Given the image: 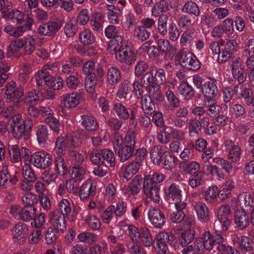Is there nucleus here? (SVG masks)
Returning <instances> with one entry per match:
<instances>
[{"mask_svg": "<svg viewBox=\"0 0 254 254\" xmlns=\"http://www.w3.org/2000/svg\"><path fill=\"white\" fill-rule=\"evenodd\" d=\"M108 50L114 54L117 60L121 63L131 65L136 61L135 54L122 37H117L115 39L111 40L109 43Z\"/></svg>", "mask_w": 254, "mask_h": 254, "instance_id": "nucleus-1", "label": "nucleus"}, {"mask_svg": "<svg viewBox=\"0 0 254 254\" xmlns=\"http://www.w3.org/2000/svg\"><path fill=\"white\" fill-rule=\"evenodd\" d=\"M32 126V120L28 117L23 120L21 114L13 116L10 124L13 136L18 140L22 138L27 140Z\"/></svg>", "mask_w": 254, "mask_h": 254, "instance_id": "nucleus-2", "label": "nucleus"}, {"mask_svg": "<svg viewBox=\"0 0 254 254\" xmlns=\"http://www.w3.org/2000/svg\"><path fill=\"white\" fill-rule=\"evenodd\" d=\"M5 89L4 98L6 101L11 103L14 108L21 106L24 95L23 87L21 85L17 86L15 82L11 81L6 84Z\"/></svg>", "mask_w": 254, "mask_h": 254, "instance_id": "nucleus-3", "label": "nucleus"}, {"mask_svg": "<svg viewBox=\"0 0 254 254\" xmlns=\"http://www.w3.org/2000/svg\"><path fill=\"white\" fill-rule=\"evenodd\" d=\"M176 59L182 67L188 70L196 71L200 68V62L191 53L180 51L178 53Z\"/></svg>", "mask_w": 254, "mask_h": 254, "instance_id": "nucleus-4", "label": "nucleus"}, {"mask_svg": "<svg viewBox=\"0 0 254 254\" xmlns=\"http://www.w3.org/2000/svg\"><path fill=\"white\" fill-rule=\"evenodd\" d=\"M63 24V20L60 18L49 21L39 26V33L45 36H53L62 27Z\"/></svg>", "mask_w": 254, "mask_h": 254, "instance_id": "nucleus-5", "label": "nucleus"}, {"mask_svg": "<svg viewBox=\"0 0 254 254\" xmlns=\"http://www.w3.org/2000/svg\"><path fill=\"white\" fill-rule=\"evenodd\" d=\"M30 162L36 168L45 169L52 164V159L49 153L38 151L31 155Z\"/></svg>", "mask_w": 254, "mask_h": 254, "instance_id": "nucleus-6", "label": "nucleus"}, {"mask_svg": "<svg viewBox=\"0 0 254 254\" xmlns=\"http://www.w3.org/2000/svg\"><path fill=\"white\" fill-rule=\"evenodd\" d=\"M65 217L58 210H55L49 213V221L52 223V227L57 233L63 234L66 230Z\"/></svg>", "mask_w": 254, "mask_h": 254, "instance_id": "nucleus-7", "label": "nucleus"}, {"mask_svg": "<svg viewBox=\"0 0 254 254\" xmlns=\"http://www.w3.org/2000/svg\"><path fill=\"white\" fill-rule=\"evenodd\" d=\"M166 193L167 199L172 200L178 207H184L185 204H187L186 200L183 199L182 190L179 185L175 183L171 184Z\"/></svg>", "mask_w": 254, "mask_h": 254, "instance_id": "nucleus-8", "label": "nucleus"}, {"mask_svg": "<svg viewBox=\"0 0 254 254\" xmlns=\"http://www.w3.org/2000/svg\"><path fill=\"white\" fill-rule=\"evenodd\" d=\"M225 149L228 152L227 158L232 163H237L240 161L242 150L238 143L231 139L224 142Z\"/></svg>", "mask_w": 254, "mask_h": 254, "instance_id": "nucleus-9", "label": "nucleus"}, {"mask_svg": "<svg viewBox=\"0 0 254 254\" xmlns=\"http://www.w3.org/2000/svg\"><path fill=\"white\" fill-rule=\"evenodd\" d=\"M231 66L233 77L239 83H244L247 78V72L243 61L240 58H236L233 60Z\"/></svg>", "mask_w": 254, "mask_h": 254, "instance_id": "nucleus-10", "label": "nucleus"}, {"mask_svg": "<svg viewBox=\"0 0 254 254\" xmlns=\"http://www.w3.org/2000/svg\"><path fill=\"white\" fill-rule=\"evenodd\" d=\"M113 110L120 119L133 121L136 118V109L127 108L121 103L114 104Z\"/></svg>", "mask_w": 254, "mask_h": 254, "instance_id": "nucleus-11", "label": "nucleus"}, {"mask_svg": "<svg viewBox=\"0 0 254 254\" xmlns=\"http://www.w3.org/2000/svg\"><path fill=\"white\" fill-rule=\"evenodd\" d=\"M215 247L220 252H226L228 254H240L236 249L227 245L223 236L219 234L212 235Z\"/></svg>", "mask_w": 254, "mask_h": 254, "instance_id": "nucleus-12", "label": "nucleus"}, {"mask_svg": "<svg viewBox=\"0 0 254 254\" xmlns=\"http://www.w3.org/2000/svg\"><path fill=\"white\" fill-rule=\"evenodd\" d=\"M12 234L14 243L15 244L24 243L28 234L27 226L22 222L17 223L13 228Z\"/></svg>", "mask_w": 254, "mask_h": 254, "instance_id": "nucleus-13", "label": "nucleus"}, {"mask_svg": "<svg viewBox=\"0 0 254 254\" xmlns=\"http://www.w3.org/2000/svg\"><path fill=\"white\" fill-rule=\"evenodd\" d=\"M148 215L151 224L156 228H162L166 223V219L164 214L158 209L150 208Z\"/></svg>", "mask_w": 254, "mask_h": 254, "instance_id": "nucleus-14", "label": "nucleus"}, {"mask_svg": "<svg viewBox=\"0 0 254 254\" xmlns=\"http://www.w3.org/2000/svg\"><path fill=\"white\" fill-rule=\"evenodd\" d=\"M142 191L146 196L154 202L159 203L160 200V187L159 185H154L143 182Z\"/></svg>", "mask_w": 254, "mask_h": 254, "instance_id": "nucleus-15", "label": "nucleus"}, {"mask_svg": "<svg viewBox=\"0 0 254 254\" xmlns=\"http://www.w3.org/2000/svg\"><path fill=\"white\" fill-rule=\"evenodd\" d=\"M96 187L90 180H86L82 185L79 190V197L81 200L92 198L96 194Z\"/></svg>", "mask_w": 254, "mask_h": 254, "instance_id": "nucleus-16", "label": "nucleus"}, {"mask_svg": "<svg viewBox=\"0 0 254 254\" xmlns=\"http://www.w3.org/2000/svg\"><path fill=\"white\" fill-rule=\"evenodd\" d=\"M234 222L237 227L241 230L246 229L250 224L248 214L244 210H237L234 214Z\"/></svg>", "mask_w": 254, "mask_h": 254, "instance_id": "nucleus-17", "label": "nucleus"}, {"mask_svg": "<svg viewBox=\"0 0 254 254\" xmlns=\"http://www.w3.org/2000/svg\"><path fill=\"white\" fill-rule=\"evenodd\" d=\"M82 70L83 72L87 76L93 75L102 77L104 75L103 68L99 65L95 66V63L92 61L86 62L83 65Z\"/></svg>", "mask_w": 254, "mask_h": 254, "instance_id": "nucleus-18", "label": "nucleus"}, {"mask_svg": "<svg viewBox=\"0 0 254 254\" xmlns=\"http://www.w3.org/2000/svg\"><path fill=\"white\" fill-rule=\"evenodd\" d=\"M194 208L196 212L198 219L202 222H206L210 219L209 210L206 204L202 202H196Z\"/></svg>", "mask_w": 254, "mask_h": 254, "instance_id": "nucleus-19", "label": "nucleus"}, {"mask_svg": "<svg viewBox=\"0 0 254 254\" xmlns=\"http://www.w3.org/2000/svg\"><path fill=\"white\" fill-rule=\"evenodd\" d=\"M237 44L236 41L233 39L227 42L221 52L222 62H225L232 57L233 53L236 51Z\"/></svg>", "mask_w": 254, "mask_h": 254, "instance_id": "nucleus-20", "label": "nucleus"}, {"mask_svg": "<svg viewBox=\"0 0 254 254\" xmlns=\"http://www.w3.org/2000/svg\"><path fill=\"white\" fill-rule=\"evenodd\" d=\"M106 76L108 84L112 86H115L120 81L121 72L118 68L112 66L108 69Z\"/></svg>", "mask_w": 254, "mask_h": 254, "instance_id": "nucleus-21", "label": "nucleus"}, {"mask_svg": "<svg viewBox=\"0 0 254 254\" xmlns=\"http://www.w3.org/2000/svg\"><path fill=\"white\" fill-rule=\"evenodd\" d=\"M81 125L87 130L94 132L99 128V125L94 117L89 115L81 116Z\"/></svg>", "mask_w": 254, "mask_h": 254, "instance_id": "nucleus-22", "label": "nucleus"}, {"mask_svg": "<svg viewBox=\"0 0 254 254\" xmlns=\"http://www.w3.org/2000/svg\"><path fill=\"white\" fill-rule=\"evenodd\" d=\"M141 164L137 160H133L127 166L125 169L123 177L127 181L130 180L140 169Z\"/></svg>", "mask_w": 254, "mask_h": 254, "instance_id": "nucleus-23", "label": "nucleus"}, {"mask_svg": "<svg viewBox=\"0 0 254 254\" xmlns=\"http://www.w3.org/2000/svg\"><path fill=\"white\" fill-rule=\"evenodd\" d=\"M134 151L135 148L124 145L119 148L115 153L119 157L120 161L124 163L133 156Z\"/></svg>", "mask_w": 254, "mask_h": 254, "instance_id": "nucleus-24", "label": "nucleus"}, {"mask_svg": "<svg viewBox=\"0 0 254 254\" xmlns=\"http://www.w3.org/2000/svg\"><path fill=\"white\" fill-rule=\"evenodd\" d=\"M167 151H165L163 146L156 145L153 146L150 152V158L153 163L157 165H160L163 156H164Z\"/></svg>", "mask_w": 254, "mask_h": 254, "instance_id": "nucleus-25", "label": "nucleus"}, {"mask_svg": "<svg viewBox=\"0 0 254 254\" xmlns=\"http://www.w3.org/2000/svg\"><path fill=\"white\" fill-rule=\"evenodd\" d=\"M52 66L50 64L45 65L43 68L35 74V75L44 82L47 86L51 85L53 76L50 74L49 70L52 71Z\"/></svg>", "mask_w": 254, "mask_h": 254, "instance_id": "nucleus-26", "label": "nucleus"}, {"mask_svg": "<svg viewBox=\"0 0 254 254\" xmlns=\"http://www.w3.org/2000/svg\"><path fill=\"white\" fill-rule=\"evenodd\" d=\"M164 234L160 233L156 238L155 249L158 254H168V244L166 242L167 237L164 238Z\"/></svg>", "mask_w": 254, "mask_h": 254, "instance_id": "nucleus-27", "label": "nucleus"}, {"mask_svg": "<svg viewBox=\"0 0 254 254\" xmlns=\"http://www.w3.org/2000/svg\"><path fill=\"white\" fill-rule=\"evenodd\" d=\"M201 91L207 98H213L218 93V88L215 82L209 81L203 85Z\"/></svg>", "mask_w": 254, "mask_h": 254, "instance_id": "nucleus-28", "label": "nucleus"}, {"mask_svg": "<svg viewBox=\"0 0 254 254\" xmlns=\"http://www.w3.org/2000/svg\"><path fill=\"white\" fill-rule=\"evenodd\" d=\"M178 91L186 100L191 99L195 94V90L187 82H181L179 87Z\"/></svg>", "mask_w": 254, "mask_h": 254, "instance_id": "nucleus-29", "label": "nucleus"}, {"mask_svg": "<svg viewBox=\"0 0 254 254\" xmlns=\"http://www.w3.org/2000/svg\"><path fill=\"white\" fill-rule=\"evenodd\" d=\"M41 94L40 91L33 90L28 92L24 99V103L27 105H35L41 101Z\"/></svg>", "mask_w": 254, "mask_h": 254, "instance_id": "nucleus-30", "label": "nucleus"}, {"mask_svg": "<svg viewBox=\"0 0 254 254\" xmlns=\"http://www.w3.org/2000/svg\"><path fill=\"white\" fill-rule=\"evenodd\" d=\"M194 231L189 229L181 233L179 238V243L182 247H186L194 240Z\"/></svg>", "mask_w": 254, "mask_h": 254, "instance_id": "nucleus-31", "label": "nucleus"}, {"mask_svg": "<svg viewBox=\"0 0 254 254\" xmlns=\"http://www.w3.org/2000/svg\"><path fill=\"white\" fill-rule=\"evenodd\" d=\"M218 192V187L216 186L209 187L203 194V198L208 203L215 202L217 198Z\"/></svg>", "mask_w": 254, "mask_h": 254, "instance_id": "nucleus-32", "label": "nucleus"}, {"mask_svg": "<svg viewBox=\"0 0 254 254\" xmlns=\"http://www.w3.org/2000/svg\"><path fill=\"white\" fill-rule=\"evenodd\" d=\"M79 95L77 93H72L63 97L64 106L67 108H74L79 102Z\"/></svg>", "mask_w": 254, "mask_h": 254, "instance_id": "nucleus-33", "label": "nucleus"}, {"mask_svg": "<svg viewBox=\"0 0 254 254\" xmlns=\"http://www.w3.org/2000/svg\"><path fill=\"white\" fill-rule=\"evenodd\" d=\"M150 40L146 41L140 47V49L146 52L149 58L150 59L158 57L160 56V52L155 46H151Z\"/></svg>", "mask_w": 254, "mask_h": 254, "instance_id": "nucleus-34", "label": "nucleus"}, {"mask_svg": "<svg viewBox=\"0 0 254 254\" xmlns=\"http://www.w3.org/2000/svg\"><path fill=\"white\" fill-rule=\"evenodd\" d=\"M182 11L195 17H198L200 14V9L198 6L195 2L191 0L188 1L185 3L182 8Z\"/></svg>", "mask_w": 254, "mask_h": 254, "instance_id": "nucleus-35", "label": "nucleus"}, {"mask_svg": "<svg viewBox=\"0 0 254 254\" xmlns=\"http://www.w3.org/2000/svg\"><path fill=\"white\" fill-rule=\"evenodd\" d=\"M104 21V16L102 13L96 12L93 14L90 20L92 29L97 31L102 30Z\"/></svg>", "mask_w": 254, "mask_h": 254, "instance_id": "nucleus-36", "label": "nucleus"}, {"mask_svg": "<svg viewBox=\"0 0 254 254\" xmlns=\"http://www.w3.org/2000/svg\"><path fill=\"white\" fill-rule=\"evenodd\" d=\"M177 160L176 157L171 156L168 152H167L165 155L163 156L160 164L164 169L170 170L175 168Z\"/></svg>", "mask_w": 254, "mask_h": 254, "instance_id": "nucleus-37", "label": "nucleus"}, {"mask_svg": "<svg viewBox=\"0 0 254 254\" xmlns=\"http://www.w3.org/2000/svg\"><path fill=\"white\" fill-rule=\"evenodd\" d=\"M141 107L146 114L151 115L155 111V105L148 94L144 95L141 98Z\"/></svg>", "mask_w": 254, "mask_h": 254, "instance_id": "nucleus-38", "label": "nucleus"}, {"mask_svg": "<svg viewBox=\"0 0 254 254\" xmlns=\"http://www.w3.org/2000/svg\"><path fill=\"white\" fill-rule=\"evenodd\" d=\"M165 179V176L162 173L155 172L152 174L146 175L143 178V182L154 185L162 182Z\"/></svg>", "mask_w": 254, "mask_h": 254, "instance_id": "nucleus-39", "label": "nucleus"}, {"mask_svg": "<svg viewBox=\"0 0 254 254\" xmlns=\"http://www.w3.org/2000/svg\"><path fill=\"white\" fill-rule=\"evenodd\" d=\"M36 211V208L34 206H25L22 207L20 219L26 222L33 220Z\"/></svg>", "mask_w": 254, "mask_h": 254, "instance_id": "nucleus-40", "label": "nucleus"}, {"mask_svg": "<svg viewBox=\"0 0 254 254\" xmlns=\"http://www.w3.org/2000/svg\"><path fill=\"white\" fill-rule=\"evenodd\" d=\"M103 164L107 167H113L115 165V157L114 153L108 149L102 150Z\"/></svg>", "mask_w": 254, "mask_h": 254, "instance_id": "nucleus-41", "label": "nucleus"}, {"mask_svg": "<svg viewBox=\"0 0 254 254\" xmlns=\"http://www.w3.org/2000/svg\"><path fill=\"white\" fill-rule=\"evenodd\" d=\"M55 168L60 175H64L67 171V166L62 155H57L55 158Z\"/></svg>", "mask_w": 254, "mask_h": 254, "instance_id": "nucleus-42", "label": "nucleus"}, {"mask_svg": "<svg viewBox=\"0 0 254 254\" xmlns=\"http://www.w3.org/2000/svg\"><path fill=\"white\" fill-rule=\"evenodd\" d=\"M238 248L243 254L251 252L253 250L252 241L248 237L242 236Z\"/></svg>", "mask_w": 254, "mask_h": 254, "instance_id": "nucleus-43", "label": "nucleus"}, {"mask_svg": "<svg viewBox=\"0 0 254 254\" xmlns=\"http://www.w3.org/2000/svg\"><path fill=\"white\" fill-rule=\"evenodd\" d=\"M36 135L39 144H45L48 139V130L47 126L43 125H39L36 127Z\"/></svg>", "mask_w": 254, "mask_h": 254, "instance_id": "nucleus-44", "label": "nucleus"}, {"mask_svg": "<svg viewBox=\"0 0 254 254\" xmlns=\"http://www.w3.org/2000/svg\"><path fill=\"white\" fill-rule=\"evenodd\" d=\"M22 174L25 180L35 182L37 180V175L30 165L26 164L22 166Z\"/></svg>", "mask_w": 254, "mask_h": 254, "instance_id": "nucleus-45", "label": "nucleus"}, {"mask_svg": "<svg viewBox=\"0 0 254 254\" xmlns=\"http://www.w3.org/2000/svg\"><path fill=\"white\" fill-rule=\"evenodd\" d=\"M175 205L176 210L170 214V219L173 223H178L185 218V214L184 210L186 207L187 204L182 208H179L177 205Z\"/></svg>", "mask_w": 254, "mask_h": 254, "instance_id": "nucleus-46", "label": "nucleus"}, {"mask_svg": "<svg viewBox=\"0 0 254 254\" xmlns=\"http://www.w3.org/2000/svg\"><path fill=\"white\" fill-rule=\"evenodd\" d=\"M2 16L5 18H9L13 22L19 23L24 18V14L18 9L12 10L11 11L5 10Z\"/></svg>", "mask_w": 254, "mask_h": 254, "instance_id": "nucleus-47", "label": "nucleus"}, {"mask_svg": "<svg viewBox=\"0 0 254 254\" xmlns=\"http://www.w3.org/2000/svg\"><path fill=\"white\" fill-rule=\"evenodd\" d=\"M65 139L68 152L73 151V149L78 147L81 143V141L75 133L67 135Z\"/></svg>", "mask_w": 254, "mask_h": 254, "instance_id": "nucleus-48", "label": "nucleus"}, {"mask_svg": "<svg viewBox=\"0 0 254 254\" xmlns=\"http://www.w3.org/2000/svg\"><path fill=\"white\" fill-rule=\"evenodd\" d=\"M238 201L240 205H244L245 207H253L254 206V199L251 194L247 192L240 193L238 196Z\"/></svg>", "mask_w": 254, "mask_h": 254, "instance_id": "nucleus-49", "label": "nucleus"}, {"mask_svg": "<svg viewBox=\"0 0 254 254\" xmlns=\"http://www.w3.org/2000/svg\"><path fill=\"white\" fill-rule=\"evenodd\" d=\"M168 10V4L167 2L163 1L160 2H156L152 9V14L155 17H159L163 12Z\"/></svg>", "mask_w": 254, "mask_h": 254, "instance_id": "nucleus-50", "label": "nucleus"}, {"mask_svg": "<svg viewBox=\"0 0 254 254\" xmlns=\"http://www.w3.org/2000/svg\"><path fill=\"white\" fill-rule=\"evenodd\" d=\"M150 32L144 27L138 26L134 30L133 36L138 40L144 41L150 37Z\"/></svg>", "mask_w": 254, "mask_h": 254, "instance_id": "nucleus-51", "label": "nucleus"}, {"mask_svg": "<svg viewBox=\"0 0 254 254\" xmlns=\"http://www.w3.org/2000/svg\"><path fill=\"white\" fill-rule=\"evenodd\" d=\"M142 245L145 247H149L153 243L152 238L149 231L145 227L141 229L140 238Z\"/></svg>", "mask_w": 254, "mask_h": 254, "instance_id": "nucleus-52", "label": "nucleus"}, {"mask_svg": "<svg viewBox=\"0 0 254 254\" xmlns=\"http://www.w3.org/2000/svg\"><path fill=\"white\" fill-rule=\"evenodd\" d=\"M79 38L81 42L84 45L93 43L95 40V37L89 29H85L80 32Z\"/></svg>", "mask_w": 254, "mask_h": 254, "instance_id": "nucleus-53", "label": "nucleus"}, {"mask_svg": "<svg viewBox=\"0 0 254 254\" xmlns=\"http://www.w3.org/2000/svg\"><path fill=\"white\" fill-rule=\"evenodd\" d=\"M165 96L170 104L172 110H175L180 107V99L174 94L172 91L168 90L165 93Z\"/></svg>", "mask_w": 254, "mask_h": 254, "instance_id": "nucleus-54", "label": "nucleus"}, {"mask_svg": "<svg viewBox=\"0 0 254 254\" xmlns=\"http://www.w3.org/2000/svg\"><path fill=\"white\" fill-rule=\"evenodd\" d=\"M130 90V84L127 80H124L120 85L117 93V95L120 99H126L127 95Z\"/></svg>", "mask_w": 254, "mask_h": 254, "instance_id": "nucleus-55", "label": "nucleus"}, {"mask_svg": "<svg viewBox=\"0 0 254 254\" xmlns=\"http://www.w3.org/2000/svg\"><path fill=\"white\" fill-rule=\"evenodd\" d=\"M253 95V92L251 89L244 88L241 89L239 95V98L243 103H245L247 105H250Z\"/></svg>", "mask_w": 254, "mask_h": 254, "instance_id": "nucleus-56", "label": "nucleus"}, {"mask_svg": "<svg viewBox=\"0 0 254 254\" xmlns=\"http://www.w3.org/2000/svg\"><path fill=\"white\" fill-rule=\"evenodd\" d=\"M169 16L167 14H161L158 20V30L162 35H165L168 33L167 26Z\"/></svg>", "mask_w": 254, "mask_h": 254, "instance_id": "nucleus-57", "label": "nucleus"}, {"mask_svg": "<svg viewBox=\"0 0 254 254\" xmlns=\"http://www.w3.org/2000/svg\"><path fill=\"white\" fill-rule=\"evenodd\" d=\"M59 212L62 213L64 216H68L71 212V205L69 201L66 199H63L58 204Z\"/></svg>", "mask_w": 254, "mask_h": 254, "instance_id": "nucleus-58", "label": "nucleus"}, {"mask_svg": "<svg viewBox=\"0 0 254 254\" xmlns=\"http://www.w3.org/2000/svg\"><path fill=\"white\" fill-rule=\"evenodd\" d=\"M66 140L63 137H58L55 143V151L57 155H62L67 150Z\"/></svg>", "mask_w": 254, "mask_h": 254, "instance_id": "nucleus-59", "label": "nucleus"}, {"mask_svg": "<svg viewBox=\"0 0 254 254\" xmlns=\"http://www.w3.org/2000/svg\"><path fill=\"white\" fill-rule=\"evenodd\" d=\"M213 163L221 166L227 173H230L233 171L232 163L220 157H216L213 159Z\"/></svg>", "mask_w": 254, "mask_h": 254, "instance_id": "nucleus-60", "label": "nucleus"}, {"mask_svg": "<svg viewBox=\"0 0 254 254\" xmlns=\"http://www.w3.org/2000/svg\"><path fill=\"white\" fill-rule=\"evenodd\" d=\"M23 46L24 43L21 39L12 41L9 46L8 53H11L14 56H17Z\"/></svg>", "mask_w": 254, "mask_h": 254, "instance_id": "nucleus-61", "label": "nucleus"}, {"mask_svg": "<svg viewBox=\"0 0 254 254\" xmlns=\"http://www.w3.org/2000/svg\"><path fill=\"white\" fill-rule=\"evenodd\" d=\"M97 76H87L85 80V86L87 91L90 93H93L97 84Z\"/></svg>", "mask_w": 254, "mask_h": 254, "instance_id": "nucleus-62", "label": "nucleus"}, {"mask_svg": "<svg viewBox=\"0 0 254 254\" xmlns=\"http://www.w3.org/2000/svg\"><path fill=\"white\" fill-rule=\"evenodd\" d=\"M91 162L96 165H103L102 150L94 149L90 154Z\"/></svg>", "mask_w": 254, "mask_h": 254, "instance_id": "nucleus-63", "label": "nucleus"}, {"mask_svg": "<svg viewBox=\"0 0 254 254\" xmlns=\"http://www.w3.org/2000/svg\"><path fill=\"white\" fill-rule=\"evenodd\" d=\"M194 18L188 15H181L178 20V25L183 28H187L194 24Z\"/></svg>", "mask_w": 254, "mask_h": 254, "instance_id": "nucleus-64", "label": "nucleus"}]
</instances>
